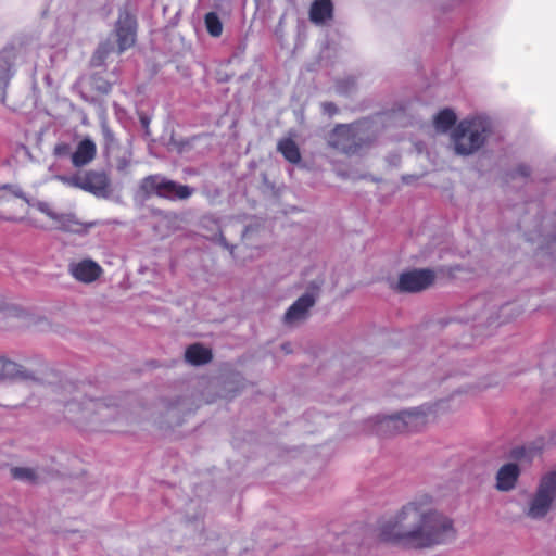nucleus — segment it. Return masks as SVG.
<instances>
[{
    "label": "nucleus",
    "mask_w": 556,
    "mask_h": 556,
    "mask_svg": "<svg viewBox=\"0 0 556 556\" xmlns=\"http://www.w3.org/2000/svg\"><path fill=\"white\" fill-rule=\"evenodd\" d=\"M380 541L409 548H429L456 538L453 520L432 508V497L424 494L408 502L392 519L379 527Z\"/></svg>",
    "instance_id": "f257e3e1"
},
{
    "label": "nucleus",
    "mask_w": 556,
    "mask_h": 556,
    "mask_svg": "<svg viewBox=\"0 0 556 556\" xmlns=\"http://www.w3.org/2000/svg\"><path fill=\"white\" fill-rule=\"evenodd\" d=\"M491 132L492 121L485 115L478 114L462 119L451 135L455 153L473 154L484 146Z\"/></svg>",
    "instance_id": "f03ea898"
},
{
    "label": "nucleus",
    "mask_w": 556,
    "mask_h": 556,
    "mask_svg": "<svg viewBox=\"0 0 556 556\" xmlns=\"http://www.w3.org/2000/svg\"><path fill=\"white\" fill-rule=\"evenodd\" d=\"M468 308L473 312L471 319L481 320L488 325L506 323L522 312L521 306L516 302H507L498 306L497 303H488L485 296L472 299L468 303Z\"/></svg>",
    "instance_id": "7ed1b4c3"
},
{
    "label": "nucleus",
    "mask_w": 556,
    "mask_h": 556,
    "mask_svg": "<svg viewBox=\"0 0 556 556\" xmlns=\"http://www.w3.org/2000/svg\"><path fill=\"white\" fill-rule=\"evenodd\" d=\"M55 179L68 187L89 192L97 198L108 199L112 194L110 179L108 175L101 170H88L73 175H58Z\"/></svg>",
    "instance_id": "20e7f679"
},
{
    "label": "nucleus",
    "mask_w": 556,
    "mask_h": 556,
    "mask_svg": "<svg viewBox=\"0 0 556 556\" xmlns=\"http://www.w3.org/2000/svg\"><path fill=\"white\" fill-rule=\"evenodd\" d=\"M556 500V470L544 475L528 503L526 515L535 520L543 519Z\"/></svg>",
    "instance_id": "39448f33"
},
{
    "label": "nucleus",
    "mask_w": 556,
    "mask_h": 556,
    "mask_svg": "<svg viewBox=\"0 0 556 556\" xmlns=\"http://www.w3.org/2000/svg\"><path fill=\"white\" fill-rule=\"evenodd\" d=\"M369 142L361 124L339 125L329 137L331 147L349 155L359 153Z\"/></svg>",
    "instance_id": "423d86ee"
},
{
    "label": "nucleus",
    "mask_w": 556,
    "mask_h": 556,
    "mask_svg": "<svg viewBox=\"0 0 556 556\" xmlns=\"http://www.w3.org/2000/svg\"><path fill=\"white\" fill-rule=\"evenodd\" d=\"M140 188L148 195L155 194L172 201L186 200L194 192L193 188L178 184L161 175L146 177L141 181Z\"/></svg>",
    "instance_id": "0eeeda50"
},
{
    "label": "nucleus",
    "mask_w": 556,
    "mask_h": 556,
    "mask_svg": "<svg viewBox=\"0 0 556 556\" xmlns=\"http://www.w3.org/2000/svg\"><path fill=\"white\" fill-rule=\"evenodd\" d=\"M431 414L430 407L419 406L384 417L382 422L397 432L418 431L429 421Z\"/></svg>",
    "instance_id": "6e6552de"
},
{
    "label": "nucleus",
    "mask_w": 556,
    "mask_h": 556,
    "mask_svg": "<svg viewBox=\"0 0 556 556\" xmlns=\"http://www.w3.org/2000/svg\"><path fill=\"white\" fill-rule=\"evenodd\" d=\"M434 271L428 268L414 269L400 275L397 289L402 292H418L434 281Z\"/></svg>",
    "instance_id": "1a4fd4ad"
},
{
    "label": "nucleus",
    "mask_w": 556,
    "mask_h": 556,
    "mask_svg": "<svg viewBox=\"0 0 556 556\" xmlns=\"http://www.w3.org/2000/svg\"><path fill=\"white\" fill-rule=\"evenodd\" d=\"M116 37L118 43V53L129 49L136 42L137 22L134 15L124 10L119 12L116 22Z\"/></svg>",
    "instance_id": "9d476101"
},
{
    "label": "nucleus",
    "mask_w": 556,
    "mask_h": 556,
    "mask_svg": "<svg viewBox=\"0 0 556 556\" xmlns=\"http://www.w3.org/2000/svg\"><path fill=\"white\" fill-rule=\"evenodd\" d=\"M68 273L77 281L91 283L101 276L102 268L97 262L85 258L70 263Z\"/></svg>",
    "instance_id": "9b49d317"
},
{
    "label": "nucleus",
    "mask_w": 556,
    "mask_h": 556,
    "mask_svg": "<svg viewBox=\"0 0 556 556\" xmlns=\"http://www.w3.org/2000/svg\"><path fill=\"white\" fill-rule=\"evenodd\" d=\"M315 303L316 298L313 293H304L288 308L285 314V321L287 324H294L306 319L309 308H312Z\"/></svg>",
    "instance_id": "f8f14e48"
},
{
    "label": "nucleus",
    "mask_w": 556,
    "mask_h": 556,
    "mask_svg": "<svg viewBox=\"0 0 556 556\" xmlns=\"http://www.w3.org/2000/svg\"><path fill=\"white\" fill-rule=\"evenodd\" d=\"M520 476V469L517 464L508 463L503 465L496 473V489L502 492L511 491Z\"/></svg>",
    "instance_id": "ddd939ff"
},
{
    "label": "nucleus",
    "mask_w": 556,
    "mask_h": 556,
    "mask_svg": "<svg viewBox=\"0 0 556 556\" xmlns=\"http://www.w3.org/2000/svg\"><path fill=\"white\" fill-rule=\"evenodd\" d=\"M96 154V143L91 139L85 138L77 144L76 150L71 154V161L75 167H83L92 162Z\"/></svg>",
    "instance_id": "4468645a"
},
{
    "label": "nucleus",
    "mask_w": 556,
    "mask_h": 556,
    "mask_svg": "<svg viewBox=\"0 0 556 556\" xmlns=\"http://www.w3.org/2000/svg\"><path fill=\"white\" fill-rule=\"evenodd\" d=\"M33 378V375L27 371L22 365L0 357V379H22L27 380Z\"/></svg>",
    "instance_id": "2eb2a0df"
},
{
    "label": "nucleus",
    "mask_w": 556,
    "mask_h": 556,
    "mask_svg": "<svg viewBox=\"0 0 556 556\" xmlns=\"http://www.w3.org/2000/svg\"><path fill=\"white\" fill-rule=\"evenodd\" d=\"M13 59L14 53L12 50H3L0 52V99L3 97L4 89L13 76Z\"/></svg>",
    "instance_id": "dca6fc26"
},
{
    "label": "nucleus",
    "mask_w": 556,
    "mask_h": 556,
    "mask_svg": "<svg viewBox=\"0 0 556 556\" xmlns=\"http://www.w3.org/2000/svg\"><path fill=\"white\" fill-rule=\"evenodd\" d=\"M332 16V3L330 0H315L309 10V18L315 24H323Z\"/></svg>",
    "instance_id": "f3484780"
},
{
    "label": "nucleus",
    "mask_w": 556,
    "mask_h": 556,
    "mask_svg": "<svg viewBox=\"0 0 556 556\" xmlns=\"http://www.w3.org/2000/svg\"><path fill=\"white\" fill-rule=\"evenodd\" d=\"M185 358L189 364L199 366L206 364L212 359V352L210 349L195 343L187 348Z\"/></svg>",
    "instance_id": "a211bd4d"
},
{
    "label": "nucleus",
    "mask_w": 556,
    "mask_h": 556,
    "mask_svg": "<svg viewBox=\"0 0 556 556\" xmlns=\"http://www.w3.org/2000/svg\"><path fill=\"white\" fill-rule=\"evenodd\" d=\"M456 119V114L452 109H444L434 116L433 124L438 131L446 132L455 125Z\"/></svg>",
    "instance_id": "6ab92c4d"
},
{
    "label": "nucleus",
    "mask_w": 556,
    "mask_h": 556,
    "mask_svg": "<svg viewBox=\"0 0 556 556\" xmlns=\"http://www.w3.org/2000/svg\"><path fill=\"white\" fill-rule=\"evenodd\" d=\"M277 149L283 155V157L290 163L296 164L300 162V150L292 139L287 138L280 140L278 142Z\"/></svg>",
    "instance_id": "aec40b11"
},
{
    "label": "nucleus",
    "mask_w": 556,
    "mask_h": 556,
    "mask_svg": "<svg viewBox=\"0 0 556 556\" xmlns=\"http://www.w3.org/2000/svg\"><path fill=\"white\" fill-rule=\"evenodd\" d=\"M37 208L46 214L47 216H49L51 219L55 220L58 224H60V226L62 228H68L70 227V222L72 219L71 215H66V214H59V213H55L49 203L47 202H38L37 204Z\"/></svg>",
    "instance_id": "412c9836"
},
{
    "label": "nucleus",
    "mask_w": 556,
    "mask_h": 556,
    "mask_svg": "<svg viewBox=\"0 0 556 556\" xmlns=\"http://www.w3.org/2000/svg\"><path fill=\"white\" fill-rule=\"evenodd\" d=\"M204 23L207 33L212 37H219L223 33V23L218 17L217 13L208 12L204 17Z\"/></svg>",
    "instance_id": "4be33fe9"
},
{
    "label": "nucleus",
    "mask_w": 556,
    "mask_h": 556,
    "mask_svg": "<svg viewBox=\"0 0 556 556\" xmlns=\"http://www.w3.org/2000/svg\"><path fill=\"white\" fill-rule=\"evenodd\" d=\"M81 406V410L87 417L88 413L93 412L99 415H103L102 410L106 409L105 404L101 400H92L89 399L79 404Z\"/></svg>",
    "instance_id": "5701e85b"
},
{
    "label": "nucleus",
    "mask_w": 556,
    "mask_h": 556,
    "mask_svg": "<svg viewBox=\"0 0 556 556\" xmlns=\"http://www.w3.org/2000/svg\"><path fill=\"white\" fill-rule=\"evenodd\" d=\"M11 472L15 479L22 481L35 482L37 480L36 471L30 468L15 467L11 470Z\"/></svg>",
    "instance_id": "b1692460"
},
{
    "label": "nucleus",
    "mask_w": 556,
    "mask_h": 556,
    "mask_svg": "<svg viewBox=\"0 0 556 556\" xmlns=\"http://www.w3.org/2000/svg\"><path fill=\"white\" fill-rule=\"evenodd\" d=\"M355 87V79L352 77H348L345 79L339 80L336 84V91L339 94L348 96L350 94Z\"/></svg>",
    "instance_id": "393cba45"
},
{
    "label": "nucleus",
    "mask_w": 556,
    "mask_h": 556,
    "mask_svg": "<svg viewBox=\"0 0 556 556\" xmlns=\"http://www.w3.org/2000/svg\"><path fill=\"white\" fill-rule=\"evenodd\" d=\"M111 50V43L105 42L100 45L92 58L93 65H100Z\"/></svg>",
    "instance_id": "a878e982"
},
{
    "label": "nucleus",
    "mask_w": 556,
    "mask_h": 556,
    "mask_svg": "<svg viewBox=\"0 0 556 556\" xmlns=\"http://www.w3.org/2000/svg\"><path fill=\"white\" fill-rule=\"evenodd\" d=\"M4 190L11 191L12 194L15 195L16 198H21V199L26 200L25 194H24V192L22 191V189L20 187L12 186V185H4V186L0 187V202L3 200L2 192Z\"/></svg>",
    "instance_id": "bb28decb"
},
{
    "label": "nucleus",
    "mask_w": 556,
    "mask_h": 556,
    "mask_svg": "<svg viewBox=\"0 0 556 556\" xmlns=\"http://www.w3.org/2000/svg\"><path fill=\"white\" fill-rule=\"evenodd\" d=\"M53 153L55 156H59V157L71 155L72 154L71 146L65 142H60V143L55 144V147L53 149Z\"/></svg>",
    "instance_id": "cd10ccee"
},
{
    "label": "nucleus",
    "mask_w": 556,
    "mask_h": 556,
    "mask_svg": "<svg viewBox=\"0 0 556 556\" xmlns=\"http://www.w3.org/2000/svg\"><path fill=\"white\" fill-rule=\"evenodd\" d=\"M321 111H323L324 114H326L328 116H333L334 114L338 113V108L332 102H323L321 103Z\"/></svg>",
    "instance_id": "c85d7f7f"
},
{
    "label": "nucleus",
    "mask_w": 556,
    "mask_h": 556,
    "mask_svg": "<svg viewBox=\"0 0 556 556\" xmlns=\"http://www.w3.org/2000/svg\"><path fill=\"white\" fill-rule=\"evenodd\" d=\"M103 136H104L105 143L108 147L114 142L113 132L109 128H106V127L103 128Z\"/></svg>",
    "instance_id": "c756f323"
},
{
    "label": "nucleus",
    "mask_w": 556,
    "mask_h": 556,
    "mask_svg": "<svg viewBox=\"0 0 556 556\" xmlns=\"http://www.w3.org/2000/svg\"><path fill=\"white\" fill-rule=\"evenodd\" d=\"M516 173L522 177H527L530 175V167L527 166V165H520L518 166V168L516 169Z\"/></svg>",
    "instance_id": "7c9ffc66"
},
{
    "label": "nucleus",
    "mask_w": 556,
    "mask_h": 556,
    "mask_svg": "<svg viewBox=\"0 0 556 556\" xmlns=\"http://www.w3.org/2000/svg\"><path fill=\"white\" fill-rule=\"evenodd\" d=\"M218 242H219V244H220V245H223L225 249L230 250V252H231V253L233 252L235 247H233V245H230V244L226 241V239H225V237H224L223 235H219V237H218Z\"/></svg>",
    "instance_id": "2f4dec72"
},
{
    "label": "nucleus",
    "mask_w": 556,
    "mask_h": 556,
    "mask_svg": "<svg viewBox=\"0 0 556 556\" xmlns=\"http://www.w3.org/2000/svg\"><path fill=\"white\" fill-rule=\"evenodd\" d=\"M527 448L525 446L515 448L513 452V456L516 458H521L526 455Z\"/></svg>",
    "instance_id": "473e14b6"
},
{
    "label": "nucleus",
    "mask_w": 556,
    "mask_h": 556,
    "mask_svg": "<svg viewBox=\"0 0 556 556\" xmlns=\"http://www.w3.org/2000/svg\"><path fill=\"white\" fill-rule=\"evenodd\" d=\"M99 90H101L104 93H108L111 90V85L110 84H105L104 86L99 87Z\"/></svg>",
    "instance_id": "72a5a7b5"
},
{
    "label": "nucleus",
    "mask_w": 556,
    "mask_h": 556,
    "mask_svg": "<svg viewBox=\"0 0 556 556\" xmlns=\"http://www.w3.org/2000/svg\"><path fill=\"white\" fill-rule=\"evenodd\" d=\"M74 406H76V400H74V401H72V402H70V403H67V407H68V409H70V410H73V407H74Z\"/></svg>",
    "instance_id": "f704fd0d"
},
{
    "label": "nucleus",
    "mask_w": 556,
    "mask_h": 556,
    "mask_svg": "<svg viewBox=\"0 0 556 556\" xmlns=\"http://www.w3.org/2000/svg\"><path fill=\"white\" fill-rule=\"evenodd\" d=\"M141 123H142L144 126H148V124H149V119H148L146 116H143V117H141Z\"/></svg>",
    "instance_id": "c9c22d12"
}]
</instances>
